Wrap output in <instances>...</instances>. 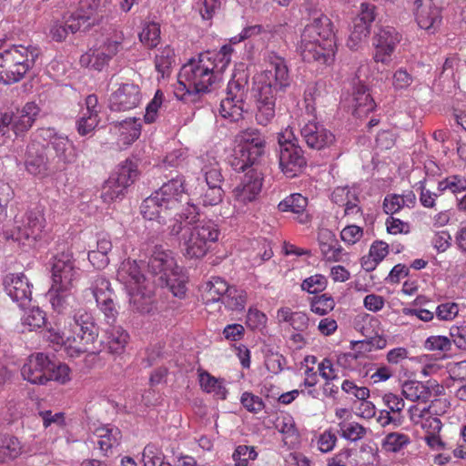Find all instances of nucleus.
Instances as JSON below:
<instances>
[{
	"mask_svg": "<svg viewBox=\"0 0 466 466\" xmlns=\"http://www.w3.org/2000/svg\"><path fill=\"white\" fill-rule=\"evenodd\" d=\"M413 82L412 76L404 68H399L392 76V86L395 90L407 89Z\"/></svg>",
	"mask_w": 466,
	"mask_h": 466,
	"instance_id": "338daca9",
	"label": "nucleus"
},
{
	"mask_svg": "<svg viewBox=\"0 0 466 466\" xmlns=\"http://www.w3.org/2000/svg\"><path fill=\"white\" fill-rule=\"evenodd\" d=\"M95 19L89 15L83 14L81 11L71 14L65 17V22L56 21L50 27V36L56 42L65 40L68 33L75 34L77 31H86L93 24Z\"/></svg>",
	"mask_w": 466,
	"mask_h": 466,
	"instance_id": "f3484780",
	"label": "nucleus"
},
{
	"mask_svg": "<svg viewBox=\"0 0 466 466\" xmlns=\"http://www.w3.org/2000/svg\"><path fill=\"white\" fill-rule=\"evenodd\" d=\"M105 54L99 49L90 50L80 58V64L84 66L101 71L109 63Z\"/></svg>",
	"mask_w": 466,
	"mask_h": 466,
	"instance_id": "c03bdc74",
	"label": "nucleus"
},
{
	"mask_svg": "<svg viewBox=\"0 0 466 466\" xmlns=\"http://www.w3.org/2000/svg\"><path fill=\"white\" fill-rule=\"evenodd\" d=\"M99 123V116L95 113H80L79 119L76 122V129L80 136L91 134Z\"/></svg>",
	"mask_w": 466,
	"mask_h": 466,
	"instance_id": "8fccbe9b",
	"label": "nucleus"
},
{
	"mask_svg": "<svg viewBox=\"0 0 466 466\" xmlns=\"http://www.w3.org/2000/svg\"><path fill=\"white\" fill-rule=\"evenodd\" d=\"M119 136L125 145L136 141L141 134V122L139 118H127L119 123Z\"/></svg>",
	"mask_w": 466,
	"mask_h": 466,
	"instance_id": "c9c22d12",
	"label": "nucleus"
},
{
	"mask_svg": "<svg viewBox=\"0 0 466 466\" xmlns=\"http://www.w3.org/2000/svg\"><path fill=\"white\" fill-rule=\"evenodd\" d=\"M221 0H198L197 5L203 19H211L218 9Z\"/></svg>",
	"mask_w": 466,
	"mask_h": 466,
	"instance_id": "774afa93",
	"label": "nucleus"
},
{
	"mask_svg": "<svg viewBox=\"0 0 466 466\" xmlns=\"http://www.w3.org/2000/svg\"><path fill=\"white\" fill-rule=\"evenodd\" d=\"M142 267L143 262L126 259L117 269L116 279L124 285L133 309L147 313L152 309L154 284L145 276Z\"/></svg>",
	"mask_w": 466,
	"mask_h": 466,
	"instance_id": "6e6552de",
	"label": "nucleus"
},
{
	"mask_svg": "<svg viewBox=\"0 0 466 466\" xmlns=\"http://www.w3.org/2000/svg\"><path fill=\"white\" fill-rule=\"evenodd\" d=\"M247 299L248 295L244 289L229 286L221 303L230 310L240 311L244 309Z\"/></svg>",
	"mask_w": 466,
	"mask_h": 466,
	"instance_id": "4c0bfd02",
	"label": "nucleus"
},
{
	"mask_svg": "<svg viewBox=\"0 0 466 466\" xmlns=\"http://www.w3.org/2000/svg\"><path fill=\"white\" fill-rule=\"evenodd\" d=\"M39 111V107L35 103L29 102L21 110L10 113L12 130L16 137L24 135L31 128Z\"/></svg>",
	"mask_w": 466,
	"mask_h": 466,
	"instance_id": "cd10ccee",
	"label": "nucleus"
},
{
	"mask_svg": "<svg viewBox=\"0 0 466 466\" xmlns=\"http://www.w3.org/2000/svg\"><path fill=\"white\" fill-rule=\"evenodd\" d=\"M98 337V328L91 312L85 309L75 311L69 329L56 322L47 330V339L53 344L60 346L71 358L83 353L96 354L100 351L94 343Z\"/></svg>",
	"mask_w": 466,
	"mask_h": 466,
	"instance_id": "7ed1b4c3",
	"label": "nucleus"
},
{
	"mask_svg": "<svg viewBox=\"0 0 466 466\" xmlns=\"http://www.w3.org/2000/svg\"><path fill=\"white\" fill-rule=\"evenodd\" d=\"M228 288V284L223 279L218 277L212 278L202 287V299L207 304L218 301L222 302Z\"/></svg>",
	"mask_w": 466,
	"mask_h": 466,
	"instance_id": "2f4dec72",
	"label": "nucleus"
},
{
	"mask_svg": "<svg viewBox=\"0 0 466 466\" xmlns=\"http://www.w3.org/2000/svg\"><path fill=\"white\" fill-rule=\"evenodd\" d=\"M327 287V279L321 274H316L305 279L301 283V289L310 294L323 291Z\"/></svg>",
	"mask_w": 466,
	"mask_h": 466,
	"instance_id": "603ef678",
	"label": "nucleus"
},
{
	"mask_svg": "<svg viewBox=\"0 0 466 466\" xmlns=\"http://www.w3.org/2000/svg\"><path fill=\"white\" fill-rule=\"evenodd\" d=\"M268 317L257 308L250 307L248 310L246 323L252 330L262 331L267 327Z\"/></svg>",
	"mask_w": 466,
	"mask_h": 466,
	"instance_id": "3c124183",
	"label": "nucleus"
},
{
	"mask_svg": "<svg viewBox=\"0 0 466 466\" xmlns=\"http://www.w3.org/2000/svg\"><path fill=\"white\" fill-rule=\"evenodd\" d=\"M22 451L23 447L16 437L0 436V463L17 458Z\"/></svg>",
	"mask_w": 466,
	"mask_h": 466,
	"instance_id": "72a5a7b5",
	"label": "nucleus"
},
{
	"mask_svg": "<svg viewBox=\"0 0 466 466\" xmlns=\"http://www.w3.org/2000/svg\"><path fill=\"white\" fill-rule=\"evenodd\" d=\"M39 54L36 46L23 45L0 50V82L10 85L21 80L33 67Z\"/></svg>",
	"mask_w": 466,
	"mask_h": 466,
	"instance_id": "1a4fd4ad",
	"label": "nucleus"
},
{
	"mask_svg": "<svg viewBox=\"0 0 466 466\" xmlns=\"http://www.w3.org/2000/svg\"><path fill=\"white\" fill-rule=\"evenodd\" d=\"M148 268L151 272L158 276L167 277L171 273H174L176 269L179 268L176 264V260L172 256V253L165 249L162 246H156L152 252L151 258L148 262Z\"/></svg>",
	"mask_w": 466,
	"mask_h": 466,
	"instance_id": "a878e982",
	"label": "nucleus"
},
{
	"mask_svg": "<svg viewBox=\"0 0 466 466\" xmlns=\"http://www.w3.org/2000/svg\"><path fill=\"white\" fill-rule=\"evenodd\" d=\"M382 401L383 404L387 407V411H390L391 414L403 416L402 411L405 407V402L400 396L388 392L383 395Z\"/></svg>",
	"mask_w": 466,
	"mask_h": 466,
	"instance_id": "13d9d810",
	"label": "nucleus"
},
{
	"mask_svg": "<svg viewBox=\"0 0 466 466\" xmlns=\"http://www.w3.org/2000/svg\"><path fill=\"white\" fill-rule=\"evenodd\" d=\"M450 336L457 348L466 350V321L451 326Z\"/></svg>",
	"mask_w": 466,
	"mask_h": 466,
	"instance_id": "e2e57ef3",
	"label": "nucleus"
},
{
	"mask_svg": "<svg viewBox=\"0 0 466 466\" xmlns=\"http://www.w3.org/2000/svg\"><path fill=\"white\" fill-rule=\"evenodd\" d=\"M318 241L323 258L329 262H339L343 259L344 250L335 234L329 229L319 231Z\"/></svg>",
	"mask_w": 466,
	"mask_h": 466,
	"instance_id": "bb28decb",
	"label": "nucleus"
},
{
	"mask_svg": "<svg viewBox=\"0 0 466 466\" xmlns=\"http://www.w3.org/2000/svg\"><path fill=\"white\" fill-rule=\"evenodd\" d=\"M248 93V81L245 76L231 79L227 87V96L221 100L219 114L222 117L236 122L242 118L244 102Z\"/></svg>",
	"mask_w": 466,
	"mask_h": 466,
	"instance_id": "f8f14e48",
	"label": "nucleus"
},
{
	"mask_svg": "<svg viewBox=\"0 0 466 466\" xmlns=\"http://www.w3.org/2000/svg\"><path fill=\"white\" fill-rule=\"evenodd\" d=\"M334 307L335 301L333 298L328 294L315 296L310 301V310L319 316L327 315L333 310Z\"/></svg>",
	"mask_w": 466,
	"mask_h": 466,
	"instance_id": "de8ad7c7",
	"label": "nucleus"
},
{
	"mask_svg": "<svg viewBox=\"0 0 466 466\" xmlns=\"http://www.w3.org/2000/svg\"><path fill=\"white\" fill-rule=\"evenodd\" d=\"M376 107V104L369 88L361 82L356 84L352 93V114L359 118H362L372 112Z\"/></svg>",
	"mask_w": 466,
	"mask_h": 466,
	"instance_id": "c85d7f7f",
	"label": "nucleus"
},
{
	"mask_svg": "<svg viewBox=\"0 0 466 466\" xmlns=\"http://www.w3.org/2000/svg\"><path fill=\"white\" fill-rule=\"evenodd\" d=\"M164 101V94L160 90H157L152 100L147 104L146 107V114L144 120L147 124L154 123L158 116V110Z\"/></svg>",
	"mask_w": 466,
	"mask_h": 466,
	"instance_id": "6e6d98bb",
	"label": "nucleus"
},
{
	"mask_svg": "<svg viewBox=\"0 0 466 466\" xmlns=\"http://www.w3.org/2000/svg\"><path fill=\"white\" fill-rule=\"evenodd\" d=\"M460 311V307L455 302H445L437 306L435 314L438 319L450 321L454 319Z\"/></svg>",
	"mask_w": 466,
	"mask_h": 466,
	"instance_id": "bf43d9fd",
	"label": "nucleus"
},
{
	"mask_svg": "<svg viewBox=\"0 0 466 466\" xmlns=\"http://www.w3.org/2000/svg\"><path fill=\"white\" fill-rule=\"evenodd\" d=\"M447 0H414V14L418 25L434 32L441 23V10Z\"/></svg>",
	"mask_w": 466,
	"mask_h": 466,
	"instance_id": "4468645a",
	"label": "nucleus"
},
{
	"mask_svg": "<svg viewBox=\"0 0 466 466\" xmlns=\"http://www.w3.org/2000/svg\"><path fill=\"white\" fill-rule=\"evenodd\" d=\"M261 174L256 169L250 168L233 190L236 206L240 208L255 201L261 191Z\"/></svg>",
	"mask_w": 466,
	"mask_h": 466,
	"instance_id": "aec40b11",
	"label": "nucleus"
},
{
	"mask_svg": "<svg viewBox=\"0 0 466 466\" xmlns=\"http://www.w3.org/2000/svg\"><path fill=\"white\" fill-rule=\"evenodd\" d=\"M41 136L48 140V147L54 151V158L57 164L67 166L76 162L78 154L66 136L57 134L52 128L42 129Z\"/></svg>",
	"mask_w": 466,
	"mask_h": 466,
	"instance_id": "2eb2a0df",
	"label": "nucleus"
},
{
	"mask_svg": "<svg viewBox=\"0 0 466 466\" xmlns=\"http://www.w3.org/2000/svg\"><path fill=\"white\" fill-rule=\"evenodd\" d=\"M235 143L236 147L228 163L238 172L258 164L265 153V137L256 128H248L238 133Z\"/></svg>",
	"mask_w": 466,
	"mask_h": 466,
	"instance_id": "9d476101",
	"label": "nucleus"
},
{
	"mask_svg": "<svg viewBox=\"0 0 466 466\" xmlns=\"http://www.w3.org/2000/svg\"><path fill=\"white\" fill-rule=\"evenodd\" d=\"M126 187L109 177L101 188V198L109 203L124 195Z\"/></svg>",
	"mask_w": 466,
	"mask_h": 466,
	"instance_id": "09e8293b",
	"label": "nucleus"
},
{
	"mask_svg": "<svg viewBox=\"0 0 466 466\" xmlns=\"http://www.w3.org/2000/svg\"><path fill=\"white\" fill-rule=\"evenodd\" d=\"M438 389L439 385L432 381L407 380L401 385V394L410 401L426 403Z\"/></svg>",
	"mask_w": 466,
	"mask_h": 466,
	"instance_id": "393cba45",
	"label": "nucleus"
},
{
	"mask_svg": "<svg viewBox=\"0 0 466 466\" xmlns=\"http://www.w3.org/2000/svg\"><path fill=\"white\" fill-rule=\"evenodd\" d=\"M258 455L254 446L238 445L232 453L234 466H248L250 461L257 460Z\"/></svg>",
	"mask_w": 466,
	"mask_h": 466,
	"instance_id": "a18cd8bd",
	"label": "nucleus"
},
{
	"mask_svg": "<svg viewBox=\"0 0 466 466\" xmlns=\"http://www.w3.org/2000/svg\"><path fill=\"white\" fill-rule=\"evenodd\" d=\"M140 41L147 47H156L160 39V26L157 23H148L145 25L139 33Z\"/></svg>",
	"mask_w": 466,
	"mask_h": 466,
	"instance_id": "49530a36",
	"label": "nucleus"
},
{
	"mask_svg": "<svg viewBox=\"0 0 466 466\" xmlns=\"http://www.w3.org/2000/svg\"><path fill=\"white\" fill-rule=\"evenodd\" d=\"M231 46L225 45L219 51L205 52L197 59L185 64L177 76V90L187 94L210 92L221 80L223 72L231 60Z\"/></svg>",
	"mask_w": 466,
	"mask_h": 466,
	"instance_id": "f03ea898",
	"label": "nucleus"
},
{
	"mask_svg": "<svg viewBox=\"0 0 466 466\" xmlns=\"http://www.w3.org/2000/svg\"><path fill=\"white\" fill-rule=\"evenodd\" d=\"M300 135L307 146L316 150L330 147L336 142V137L330 130L312 120L303 125Z\"/></svg>",
	"mask_w": 466,
	"mask_h": 466,
	"instance_id": "4be33fe9",
	"label": "nucleus"
},
{
	"mask_svg": "<svg viewBox=\"0 0 466 466\" xmlns=\"http://www.w3.org/2000/svg\"><path fill=\"white\" fill-rule=\"evenodd\" d=\"M240 403L248 412L254 414L260 412L265 408L263 400L249 391L241 394Z\"/></svg>",
	"mask_w": 466,
	"mask_h": 466,
	"instance_id": "5fc2aeb1",
	"label": "nucleus"
},
{
	"mask_svg": "<svg viewBox=\"0 0 466 466\" xmlns=\"http://www.w3.org/2000/svg\"><path fill=\"white\" fill-rule=\"evenodd\" d=\"M70 380V369L67 365L52 361V369H49L48 381L55 380L65 384Z\"/></svg>",
	"mask_w": 466,
	"mask_h": 466,
	"instance_id": "680f3d73",
	"label": "nucleus"
},
{
	"mask_svg": "<svg viewBox=\"0 0 466 466\" xmlns=\"http://www.w3.org/2000/svg\"><path fill=\"white\" fill-rule=\"evenodd\" d=\"M138 176L137 166L131 160H126L121 163L116 171L110 176L116 182L126 188L135 182Z\"/></svg>",
	"mask_w": 466,
	"mask_h": 466,
	"instance_id": "473e14b6",
	"label": "nucleus"
},
{
	"mask_svg": "<svg viewBox=\"0 0 466 466\" xmlns=\"http://www.w3.org/2000/svg\"><path fill=\"white\" fill-rule=\"evenodd\" d=\"M370 27L371 26L364 24V22H360L357 19H354L352 29L347 41V46L350 49H358L360 46V44L370 35Z\"/></svg>",
	"mask_w": 466,
	"mask_h": 466,
	"instance_id": "79ce46f5",
	"label": "nucleus"
},
{
	"mask_svg": "<svg viewBox=\"0 0 466 466\" xmlns=\"http://www.w3.org/2000/svg\"><path fill=\"white\" fill-rule=\"evenodd\" d=\"M410 438L400 431H393L388 433L382 440V448L389 452H398L404 447L409 445Z\"/></svg>",
	"mask_w": 466,
	"mask_h": 466,
	"instance_id": "37998d69",
	"label": "nucleus"
},
{
	"mask_svg": "<svg viewBox=\"0 0 466 466\" xmlns=\"http://www.w3.org/2000/svg\"><path fill=\"white\" fill-rule=\"evenodd\" d=\"M267 61L270 68L265 70L257 78L255 114L257 123L264 127L275 117L277 94L285 92L291 82L289 66L284 57L275 52H269Z\"/></svg>",
	"mask_w": 466,
	"mask_h": 466,
	"instance_id": "20e7f679",
	"label": "nucleus"
},
{
	"mask_svg": "<svg viewBox=\"0 0 466 466\" xmlns=\"http://www.w3.org/2000/svg\"><path fill=\"white\" fill-rule=\"evenodd\" d=\"M25 166L26 171L37 178L43 179L50 176L52 170L46 147L38 142L30 143L25 153Z\"/></svg>",
	"mask_w": 466,
	"mask_h": 466,
	"instance_id": "a211bd4d",
	"label": "nucleus"
},
{
	"mask_svg": "<svg viewBox=\"0 0 466 466\" xmlns=\"http://www.w3.org/2000/svg\"><path fill=\"white\" fill-rule=\"evenodd\" d=\"M95 436L98 439L96 443L103 455L108 456L112 448L119 444L121 432L115 426H103L96 429Z\"/></svg>",
	"mask_w": 466,
	"mask_h": 466,
	"instance_id": "7c9ffc66",
	"label": "nucleus"
},
{
	"mask_svg": "<svg viewBox=\"0 0 466 466\" xmlns=\"http://www.w3.org/2000/svg\"><path fill=\"white\" fill-rule=\"evenodd\" d=\"M52 360L44 353L30 355L21 368L24 380L32 384L44 385L48 381L49 369Z\"/></svg>",
	"mask_w": 466,
	"mask_h": 466,
	"instance_id": "412c9836",
	"label": "nucleus"
},
{
	"mask_svg": "<svg viewBox=\"0 0 466 466\" xmlns=\"http://www.w3.org/2000/svg\"><path fill=\"white\" fill-rule=\"evenodd\" d=\"M142 100L140 86L134 82L117 84V87L109 97V108L112 111H128L139 106Z\"/></svg>",
	"mask_w": 466,
	"mask_h": 466,
	"instance_id": "dca6fc26",
	"label": "nucleus"
},
{
	"mask_svg": "<svg viewBox=\"0 0 466 466\" xmlns=\"http://www.w3.org/2000/svg\"><path fill=\"white\" fill-rule=\"evenodd\" d=\"M223 199V190L221 187H207L204 193L200 196V201L203 206H216Z\"/></svg>",
	"mask_w": 466,
	"mask_h": 466,
	"instance_id": "052dcab7",
	"label": "nucleus"
},
{
	"mask_svg": "<svg viewBox=\"0 0 466 466\" xmlns=\"http://www.w3.org/2000/svg\"><path fill=\"white\" fill-rule=\"evenodd\" d=\"M298 50L306 62L330 64L336 53V42L330 19L322 14L306 25L298 45Z\"/></svg>",
	"mask_w": 466,
	"mask_h": 466,
	"instance_id": "423d86ee",
	"label": "nucleus"
},
{
	"mask_svg": "<svg viewBox=\"0 0 466 466\" xmlns=\"http://www.w3.org/2000/svg\"><path fill=\"white\" fill-rule=\"evenodd\" d=\"M400 41V35L394 27H380L373 37L374 60L382 64H389Z\"/></svg>",
	"mask_w": 466,
	"mask_h": 466,
	"instance_id": "6ab92c4d",
	"label": "nucleus"
},
{
	"mask_svg": "<svg viewBox=\"0 0 466 466\" xmlns=\"http://www.w3.org/2000/svg\"><path fill=\"white\" fill-rule=\"evenodd\" d=\"M46 233V219L44 209L35 207L25 214L21 219H15L14 229L9 235L5 232L6 238L22 243L25 246H34L41 240Z\"/></svg>",
	"mask_w": 466,
	"mask_h": 466,
	"instance_id": "9b49d317",
	"label": "nucleus"
},
{
	"mask_svg": "<svg viewBox=\"0 0 466 466\" xmlns=\"http://www.w3.org/2000/svg\"><path fill=\"white\" fill-rule=\"evenodd\" d=\"M46 313L38 307H33L25 309L21 318V323L24 326V330L32 331L40 329L46 324Z\"/></svg>",
	"mask_w": 466,
	"mask_h": 466,
	"instance_id": "a19ab883",
	"label": "nucleus"
},
{
	"mask_svg": "<svg viewBox=\"0 0 466 466\" xmlns=\"http://www.w3.org/2000/svg\"><path fill=\"white\" fill-rule=\"evenodd\" d=\"M52 285L48 297L54 310L60 314L68 312L76 304L73 289L79 278V268L75 265L69 250L57 252L52 262Z\"/></svg>",
	"mask_w": 466,
	"mask_h": 466,
	"instance_id": "39448f33",
	"label": "nucleus"
},
{
	"mask_svg": "<svg viewBox=\"0 0 466 466\" xmlns=\"http://www.w3.org/2000/svg\"><path fill=\"white\" fill-rule=\"evenodd\" d=\"M180 271L181 269L178 268L167 277L160 276L158 278V284L166 286L175 297L182 299L186 295L187 287L185 278L179 275Z\"/></svg>",
	"mask_w": 466,
	"mask_h": 466,
	"instance_id": "f704fd0d",
	"label": "nucleus"
},
{
	"mask_svg": "<svg viewBox=\"0 0 466 466\" xmlns=\"http://www.w3.org/2000/svg\"><path fill=\"white\" fill-rule=\"evenodd\" d=\"M293 136L291 130H286L279 138V167L288 177H297L306 165V159L300 147L290 140Z\"/></svg>",
	"mask_w": 466,
	"mask_h": 466,
	"instance_id": "ddd939ff",
	"label": "nucleus"
},
{
	"mask_svg": "<svg viewBox=\"0 0 466 466\" xmlns=\"http://www.w3.org/2000/svg\"><path fill=\"white\" fill-rule=\"evenodd\" d=\"M307 206L308 198L299 193H294L281 200L278 205V208L281 212H291L295 214L299 223L307 224L310 221V216L306 210Z\"/></svg>",
	"mask_w": 466,
	"mask_h": 466,
	"instance_id": "c756f323",
	"label": "nucleus"
},
{
	"mask_svg": "<svg viewBox=\"0 0 466 466\" xmlns=\"http://www.w3.org/2000/svg\"><path fill=\"white\" fill-rule=\"evenodd\" d=\"M4 287L6 294L20 307L31 301V284L23 273L7 274L4 279Z\"/></svg>",
	"mask_w": 466,
	"mask_h": 466,
	"instance_id": "b1692460",
	"label": "nucleus"
},
{
	"mask_svg": "<svg viewBox=\"0 0 466 466\" xmlns=\"http://www.w3.org/2000/svg\"><path fill=\"white\" fill-rule=\"evenodd\" d=\"M207 187H220L223 180L221 169L217 162L210 163L202 167Z\"/></svg>",
	"mask_w": 466,
	"mask_h": 466,
	"instance_id": "4d7b16f0",
	"label": "nucleus"
},
{
	"mask_svg": "<svg viewBox=\"0 0 466 466\" xmlns=\"http://www.w3.org/2000/svg\"><path fill=\"white\" fill-rule=\"evenodd\" d=\"M425 348L430 350L449 351L451 340L446 336H431L425 341Z\"/></svg>",
	"mask_w": 466,
	"mask_h": 466,
	"instance_id": "0e129e2a",
	"label": "nucleus"
},
{
	"mask_svg": "<svg viewBox=\"0 0 466 466\" xmlns=\"http://www.w3.org/2000/svg\"><path fill=\"white\" fill-rule=\"evenodd\" d=\"M92 294L97 307L104 313L109 325L104 331L101 344L108 353L121 355L125 352L129 341V335L121 326H114L118 311L114 303V292L110 288V282L105 277L97 275L91 286Z\"/></svg>",
	"mask_w": 466,
	"mask_h": 466,
	"instance_id": "0eeeda50",
	"label": "nucleus"
},
{
	"mask_svg": "<svg viewBox=\"0 0 466 466\" xmlns=\"http://www.w3.org/2000/svg\"><path fill=\"white\" fill-rule=\"evenodd\" d=\"M338 427L339 436L351 442L363 439L367 434V429L356 421L342 420Z\"/></svg>",
	"mask_w": 466,
	"mask_h": 466,
	"instance_id": "e433bc0d",
	"label": "nucleus"
},
{
	"mask_svg": "<svg viewBox=\"0 0 466 466\" xmlns=\"http://www.w3.org/2000/svg\"><path fill=\"white\" fill-rule=\"evenodd\" d=\"M199 383L206 392L211 393L220 400L226 399L228 390L224 386L223 380H218L210 374L204 372L199 375Z\"/></svg>",
	"mask_w": 466,
	"mask_h": 466,
	"instance_id": "ea45409f",
	"label": "nucleus"
},
{
	"mask_svg": "<svg viewBox=\"0 0 466 466\" xmlns=\"http://www.w3.org/2000/svg\"><path fill=\"white\" fill-rule=\"evenodd\" d=\"M140 211L147 220L168 224L170 235L178 236L182 232L179 245L183 255L188 258H203L218 240V225L212 219H199L198 208L193 204L188 203L181 213L171 217L154 192L142 202Z\"/></svg>",
	"mask_w": 466,
	"mask_h": 466,
	"instance_id": "f257e3e1",
	"label": "nucleus"
},
{
	"mask_svg": "<svg viewBox=\"0 0 466 466\" xmlns=\"http://www.w3.org/2000/svg\"><path fill=\"white\" fill-rule=\"evenodd\" d=\"M144 466H158L164 461V454L155 444H147L142 453Z\"/></svg>",
	"mask_w": 466,
	"mask_h": 466,
	"instance_id": "864d4df0",
	"label": "nucleus"
},
{
	"mask_svg": "<svg viewBox=\"0 0 466 466\" xmlns=\"http://www.w3.org/2000/svg\"><path fill=\"white\" fill-rule=\"evenodd\" d=\"M174 50L167 46L158 51L155 57V67L161 78L167 77L174 63Z\"/></svg>",
	"mask_w": 466,
	"mask_h": 466,
	"instance_id": "58836bf2",
	"label": "nucleus"
},
{
	"mask_svg": "<svg viewBox=\"0 0 466 466\" xmlns=\"http://www.w3.org/2000/svg\"><path fill=\"white\" fill-rule=\"evenodd\" d=\"M341 390L346 393L354 396L360 400H365L370 396V390L366 387H359L354 381L345 380L341 384Z\"/></svg>",
	"mask_w": 466,
	"mask_h": 466,
	"instance_id": "69168bd1",
	"label": "nucleus"
},
{
	"mask_svg": "<svg viewBox=\"0 0 466 466\" xmlns=\"http://www.w3.org/2000/svg\"><path fill=\"white\" fill-rule=\"evenodd\" d=\"M184 182L183 177H177L163 184L158 190L155 191L171 217L179 213L180 203L186 196Z\"/></svg>",
	"mask_w": 466,
	"mask_h": 466,
	"instance_id": "5701e85b",
	"label": "nucleus"
}]
</instances>
